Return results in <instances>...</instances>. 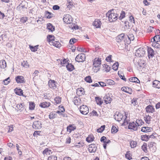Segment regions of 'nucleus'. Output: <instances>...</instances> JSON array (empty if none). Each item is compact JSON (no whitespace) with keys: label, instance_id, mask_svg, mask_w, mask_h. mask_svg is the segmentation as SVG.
Returning <instances> with one entry per match:
<instances>
[{"label":"nucleus","instance_id":"nucleus-59","mask_svg":"<svg viewBox=\"0 0 160 160\" xmlns=\"http://www.w3.org/2000/svg\"><path fill=\"white\" fill-rule=\"evenodd\" d=\"M128 37L130 41H133L134 39V35L132 34H129Z\"/></svg>","mask_w":160,"mask_h":160},{"label":"nucleus","instance_id":"nucleus-51","mask_svg":"<svg viewBox=\"0 0 160 160\" xmlns=\"http://www.w3.org/2000/svg\"><path fill=\"white\" fill-rule=\"evenodd\" d=\"M105 125L101 126L100 128L97 129V132H102L105 129Z\"/></svg>","mask_w":160,"mask_h":160},{"label":"nucleus","instance_id":"nucleus-48","mask_svg":"<svg viewBox=\"0 0 160 160\" xmlns=\"http://www.w3.org/2000/svg\"><path fill=\"white\" fill-rule=\"evenodd\" d=\"M132 155L130 154V152H127V153L125 154V157L128 160H131L132 159L131 157Z\"/></svg>","mask_w":160,"mask_h":160},{"label":"nucleus","instance_id":"nucleus-38","mask_svg":"<svg viewBox=\"0 0 160 160\" xmlns=\"http://www.w3.org/2000/svg\"><path fill=\"white\" fill-rule=\"evenodd\" d=\"M95 99L96 103L98 105H100L102 104L103 102V101H102V100L101 98H100L99 97H96Z\"/></svg>","mask_w":160,"mask_h":160},{"label":"nucleus","instance_id":"nucleus-40","mask_svg":"<svg viewBox=\"0 0 160 160\" xmlns=\"http://www.w3.org/2000/svg\"><path fill=\"white\" fill-rule=\"evenodd\" d=\"M119 64L118 62H116L113 64L112 67V69L115 71H116L118 68Z\"/></svg>","mask_w":160,"mask_h":160},{"label":"nucleus","instance_id":"nucleus-64","mask_svg":"<svg viewBox=\"0 0 160 160\" xmlns=\"http://www.w3.org/2000/svg\"><path fill=\"white\" fill-rule=\"evenodd\" d=\"M156 143L154 142H150L148 144V146L149 148H152L153 147H155L156 146Z\"/></svg>","mask_w":160,"mask_h":160},{"label":"nucleus","instance_id":"nucleus-27","mask_svg":"<svg viewBox=\"0 0 160 160\" xmlns=\"http://www.w3.org/2000/svg\"><path fill=\"white\" fill-rule=\"evenodd\" d=\"M50 105V104L49 102H44L41 103L39 105V106L42 108H45L49 107Z\"/></svg>","mask_w":160,"mask_h":160},{"label":"nucleus","instance_id":"nucleus-47","mask_svg":"<svg viewBox=\"0 0 160 160\" xmlns=\"http://www.w3.org/2000/svg\"><path fill=\"white\" fill-rule=\"evenodd\" d=\"M22 65L25 68H28L29 67V65L28 64L27 61H23L21 63Z\"/></svg>","mask_w":160,"mask_h":160},{"label":"nucleus","instance_id":"nucleus-53","mask_svg":"<svg viewBox=\"0 0 160 160\" xmlns=\"http://www.w3.org/2000/svg\"><path fill=\"white\" fill-rule=\"evenodd\" d=\"M35 107V104L33 102H30L29 103V109L30 110H33Z\"/></svg>","mask_w":160,"mask_h":160},{"label":"nucleus","instance_id":"nucleus-24","mask_svg":"<svg viewBox=\"0 0 160 160\" xmlns=\"http://www.w3.org/2000/svg\"><path fill=\"white\" fill-rule=\"evenodd\" d=\"M47 28L52 32L55 30L54 27L50 23L47 24Z\"/></svg>","mask_w":160,"mask_h":160},{"label":"nucleus","instance_id":"nucleus-42","mask_svg":"<svg viewBox=\"0 0 160 160\" xmlns=\"http://www.w3.org/2000/svg\"><path fill=\"white\" fill-rule=\"evenodd\" d=\"M106 82L107 84L109 85H114L115 84V82L113 80L111 79H108L106 80Z\"/></svg>","mask_w":160,"mask_h":160},{"label":"nucleus","instance_id":"nucleus-22","mask_svg":"<svg viewBox=\"0 0 160 160\" xmlns=\"http://www.w3.org/2000/svg\"><path fill=\"white\" fill-rule=\"evenodd\" d=\"M153 86L158 88H160V82L158 80H155L152 83Z\"/></svg>","mask_w":160,"mask_h":160},{"label":"nucleus","instance_id":"nucleus-58","mask_svg":"<svg viewBox=\"0 0 160 160\" xmlns=\"http://www.w3.org/2000/svg\"><path fill=\"white\" fill-rule=\"evenodd\" d=\"M10 79L9 77H8L7 78L3 81L4 84L6 85L8 84L10 82Z\"/></svg>","mask_w":160,"mask_h":160},{"label":"nucleus","instance_id":"nucleus-60","mask_svg":"<svg viewBox=\"0 0 160 160\" xmlns=\"http://www.w3.org/2000/svg\"><path fill=\"white\" fill-rule=\"evenodd\" d=\"M77 41V40L75 38L71 39L69 41V43L70 44H73Z\"/></svg>","mask_w":160,"mask_h":160},{"label":"nucleus","instance_id":"nucleus-5","mask_svg":"<svg viewBox=\"0 0 160 160\" xmlns=\"http://www.w3.org/2000/svg\"><path fill=\"white\" fill-rule=\"evenodd\" d=\"M33 128L35 129H40L42 128L41 122L39 121H36L33 122L32 125Z\"/></svg>","mask_w":160,"mask_h":160},{"label":"nucleus","instance_id":"nucleus-41","mask_svg":"<svg viewBox=\"0 0 160 160\" xmlns=\"http://www.w3.org/2000/svg\"><path fill=\"white\" fill-rule=\"evenodd\" d=\"M67 131L69 132H71L72 131L76 129V128L72 126V125H69L67 128Z\"/></svg>","mask_w":160,"mask_h":160},{"label":"nucleus","instance_id":"nucleus-13","mask_svg":"<svg viewBox=\"0 0 160 160\" xmlns=\"http://www.w3.org/2000/svg\"><path fill=\"white\" fill-rule=\"evenodd\" d=\"M103 99L104 102L107 104L111 103L112 100V99L108 95H105L103 98Z\"/></svg>","mask_w":160,"mask_h":160},{"label":"nucleus","instance_id":"nucleus-14","mask_svg":"<svg viewBox=\"0 0 160 160\" xmlns=\"http://www.w3.org/2000/svg\"><path fill=\"white\" fill-rule=\"evenodd\" d=\"M114 119L117 121L120 122L123 118V115L120 113H118L117 114H115L114 116Z\"/></svg>","mask_w":160,"mask_h":160},{"label":"nucleus","instance_id":"nucleus-9","mask_svg":"<svg viewBox=\"0 0 160 160\" xmlns=\"http://www.w3.org/2000/svg\"><path fill=\"white\" fill-rule=\"evenodd\" d=\"M125 35L124 33H121L118 35L116 38V40L118 42H120L125 41Z\"/></svg>","mask_w":160,"mask_h":160},{"label":"nucleus","instance_id":"nucleus-45","mask_svg":"<svg viewBox=\"0 0 160 160\" xmlns=\"http://www.w3.org/2000/svg\"><path fill=\"white\" fill-rule=\"evenodd\" d=\"M85 80L86 82L89 83H91L92 82V80L91 79V77L89 76L86 77L85 78Z\"/></svg>","mask_w":160,"mask_h":160},{"label":"nucleus","instance_id":"nucleus-6","mask_svg":"<svg viewBox=\"0 0 160 160\" xmlns=\"http://www.w3.org/2000/svg\"><path fill=\"white\" fill-rule=\"evenodd\" d=\"M146 53L144 49L142 48H139L137 51L136 55L139 57H142Z\"/></svg>","mask_w":160,"mask_h":160},{"label":"nucleus","instance_id":"nucleus-12","mask_svg":"<svg viewBox=\"0 0 160 160\" xmlns=\"http://www.w3.org/2000/svg\"><path fill=\"white\" fill-rule=\"evenodd\" d=\"M15 80L18 83H23L24 82V78L22 76H18L15 78Z\"/></svg>","mask_w":160,"mask_h":160},{"label":"nucleus","instance_id":"nucleus-43","mask_svg":"<svg viewBox=\"0 0 160 160\" xmlns=\"http://www.w3.org/2000/svg\"><path fill=\"white\" fill-rule=\"evenodd\" d=\"M68 5H67V7L68 8H70L72 7L73 4L72 3V0H67Z\"/></svg>","mask_w":160,"mask_h":160},{"label":"nucleus","instance_id":"nucleus-37","mask_svg":"<svg viewBox=\"0 0 160 160\" xmlns=\"http://www.w3.org/2000/svg\"><path fill=\"white\" fill-rule=\"evenodd\" d=\"M77 93L79 95L83 94L84 93V89L83 88H78L77 89Z\"/></svg>","mask_w":160,"mask_h":160},{"label":"nucleus","instance_id":"nucleus-52","mask_svg":"<svg viewBox=\"0 0 160 160\" xmlns=\"http://www.w3.org/2000/svg\"><path fill=\"white\" fill-rule=\"evenodd\" d=\"M55 102L57 104H59L61 103V99L60 97H56L54 99Z\"/></svg>","mask_w":160,"mask_h":160},{"label":"nucleus","instance_id":"nucleus-46","mask_svg":"<svg viewBox=\"0 0 160 160\" xmlns=\"http://www.w3.org/2000/svg\"><path fill=\"white\" fill-rule=\"evenodd\" d=\"M142 148L143 151L145 152H147V144L145 143H144L143 145L142 146Z\"/></svg>","mask_w":160,"mask_h":160},{"label":"nucleus","instance_id":"nucleus-30","mask_svg":"<svg viewBox=\"0 0 160 160\" xmlns=\"http://www.w3.org/2000/svg\"><path fill=\"white\" fill-rule=\"evenodd\" d=\"M118 74L122 79L125 81H126V79L125 78L123 73H122L121 71H119L118 72Z\"/></svg>","mask_w":160,"mask_h":160},{"label":"nucleus","instance_id":"nucleus-15","mask_svg":"<svg viewBox=\"0 0 160 160\" xmlns=\"http://www.w3.org/2000/svg\"><path fill=\"white\" fill-rule=\"evenodd\" d=\"M49 87L51 88L55 89L56 88L55 81L54 80H50L48 82Z\"/></svg>","mask_w":160,"mask_h":160},{"label":"nucleus","instance_id":"nucleus-20","mask_svg":"<svg viewBox=\"0 0 160 160\" xmlns=\"http://www.w3.org/2000/svg\"><path fill=\"white\" fill-rule=\"evenodd\" d=\"M146 112H152L154 111V108L152 106L149 105L146 108Z\"/></svg>","mask_w":160,"mask_h":160},{"label":"nucleus","instance_id":"nucleus-56","mask_svg":"<svg viewBox=\"0 0 160 160\" xmlns=\"http://www.w3.org/2000/svg\"><path fill=\"white\" fill-rule=\"evenodd\" d=\"M125 12L123 11H122L121 14L120 16L119 17V19L120 20H121L123 18H124L125 17Z\"/></svg>","mask_w":160,"mask_h":160},{"label":"nucleus","instance_id":"nucleus-26","mask_svg":"<svg viewBox=\"0 0 160 160\" xmlns=\"http://www.w3.org/2000/svg\"><path fill=\"white\" fill-rule=\"evenodd\" d=\"M129 81L130 82H137V83H140V81L139 79L136 77H133L130 78L129 79Z\"/></svg>","mask_w":160,"mask_h":160},{"label":"nucleus","instance_id":"nucleus-63","mask_svg":"<svg viewBox=\"0 0 160 160\" xmlns=\"http://www.w3.org/2000/svg\"><path fill=\"white\" fill-rule=\"evenodd\" d=\"M154 39H156V42L160 41V37L159 35H156L154 37Z\"/></svg>","mask_w":160,"mask_h":160},{"label":"nucleus","instance_id":"nucleus-34","mask_svg":"<svg viewBox=\"0 0 160 160\" xmlns=\"http://www.w3.org/2000/svg\"><path fill=\"white\" fill-rule=\"evenodd\" d=\"M136 122L137 124L136 125L138 126V128L139 126H141L144 123V122L141 119L137 120Z\"/></svg>","mask_w":160,"mask_h":160},{"label":"nucleus","instance_id":"nucleus-36","mask_svg":"<svg viewBox=\"0 0 160 160\" xmlns=\"http://www.w3.org/2000/svg\"><path fill=\"white\" fill-rule=\"evenodd\" d=\"M149 139V135H143L141 136V139L142 141H147Z\"/></svg>","mask_w":160,"mask_h":160},{"label":"nucleus","instance_id":"nucleus-35","mask_svg":"<svg viewBox=\"0 0 160 160\" xmlns=\"http://www.w3.org/2000/svg\"><path fill=\"white\" fill-rule=\"evenodd\" d=\"M38 45H36L34 47L30 45L29 47L32 51L35 52L37 51L38 48Z\"/></svg>","mask_w":160,"mask_h":160},{"label":"nucleus","instance_id":"nucleus-44","mask_svg":"<svg viewBox=\"0 0 160 160\" xmlns=\"http://www.w3.org/2000/svg\"><path fill=\"white\" fill-rule=\"evenodd\" d=\"M121 90L123 91H124L125 92H126L127 93H128L130 94H131L132 93V92H129L128 91V90H129V88L128 87H123L122 88Z\"/></svg>","mask_w":160,"mask_h":160},{"label":"nucleus","instance_id":"nucleus-29","mask_svg":"<svg viewBox=\"0 0 160 160\" xmlns=\"http://www.w3.org/2000/svg\"><path fill=\"white\" fill-rule=\"evenodd\" d=\"M152 118L150 116L146 115V117H144V120L147 123L149 124L150 123V121Z\"/></svg>","mask_w":160,"mask_h":160},{"label":"nucleus","instance_id":"nucleus-57","mask_svg":"<svg viewBox=\"0 0 160 160\" xmlns=\"http://www.w3.org/2000/svg\"><path fill=\"white\" fill-rule=\"evenodd\" d=\"M7 129H8V132H11L13 130V126L12 125L8 126L7 127Z\"/></svg>","mask_w":160,"mask_h":160},{"label":"nucleus","instance_id":"nucleus-11","mask_svg":"<svg viewBox=\"0 0 160 160\" xmlns=\"http://www.w3.org/2000/svg\"><path fill=\"white\" fill-rule=\"evenodd\" d=\"M93 25L96 27V28H98L100 27L101 25V22L100 20L96 19L93 22Z\"/></svg>","mask_w":160,"mask_h":160},{"label":"nucleus","instance_id":"nucleus-54","mask_svg":"<svg viewBox=\"0 0 160 160\" xmlns=\"http://www.w3.org/2000/svg\"><path fill=\"white\" fill-rule=\"evenodd\" d=\"M46 16L48 18H50L52 17V14L48 11H46L45 12Z\"/></svg>","mask_w":160,"mask_h":160},{"label":"nucleus","instance_id":"nucleus-8","mask_svg":"<svg viewBox=\"0 0 160 160\" xmlns=\"http://www.w3.org/2000/svg\"><path fill=\"white\" fill-rule=\"evenodd\" d=\"M128 129L136 131L138 129V126L136 124L133 122L129 123L128 126Z\"/></svg>","mask_w":160,"mask_h":160},{"label":"nucleus","instance_id":"nucleus-28","mask_svg":"<svg viewBox=\"0 0 160 160\" xmlns=\"http://www.w3.org/2000/svg\"><path fill=\"white\" fill-rule=\"evenodd\" d=\"M15 91L16 93L19 96H23V91L21 89H15Z\"/></svg>","mask_w":160,"mask_h":160},{"label":"nucleus","instance_id":"nucleus-33","mask_svg":"<svg viewBox=\"0 0 160 160\" xmlns=\"http://www.w3.org/2000/svg\"><path fill=\"white\" fill-rule=\"evenodd\" d=\"M52 45L56 47H60L61 44L58 41H55V40H54V41H52L51 42V45Z\"/></svg>","mask_w":160,"mask_h":160},{"label":"nucleus","instance_id":"nucleus-25","mask_svg":"<svg viewBox=\"0 0 160 160\" xmlns=\"http://www.w3.org/2000/svg\"><path fill=\"white\" fill-rule=\"evenodd\" d=\"M7 66L6 62L5 60H2L0 62V67L2 68H5Z\"/></svg>","mask_w":160,"mask_h":160},{"label":"nucleus","instance_id":"nucleus-21","mask_svg":"<svg viewBox=\"0 0 160 160\" xmlns=\"http://www.w3.org/2000/svg\"><path fill=\"white\" fill-rule=\"evenodd\" d=\"M81 100L80 99L77 97H74L73 99V102L74 104L76 105H78L80 104Z\"/></svg>","mask_w":160,"mask_h":160},{"label":"nucleus","instance_id":"nucleus-1","mask_svg":"<svg viewBox=\"0 0 160 160\" xmlns=\"http://www.w3.org/2000/svg\"><path fill=\"white\" fill-rule=\"evenodd\" d=\"M113 11L109 10L106 14V17L108 18V21L110 22H114L118 19V15L116 13L112 12Z\"/></svg>","mask_w":160,"mask_h":160},{"label":"nucleus","instance_id":"nucleus-19","mask_svg":"<svg viewBox=\"0 0 160 160\" xmlns=\"http://www.w3.org/2000/svg\"><path fill=\"white\" fill-rule=\"evenodd\" d=\"M152 129L151 128L146 127H142V128L141 131L143 132H149L151 131Z\"/></svg>","mask_w":160,"mask_h":160},{"label":"nucleus","instance_id":"nucleus-62","mask_svg":"<svg viewBox=\"0 0 160 160\" xmlns=\"http://www.w3.org/2000/svg\"><path fill=\"white\" fill-rule=\"evenodd\" d=\"M48 160H57V157L55 156H51L48 157Z\"/></svg>","mask_w":160,"mask_h":160},{"label":"nucleus","instance_id":"nucleus-31","mask_svg":"<svg viewBox=\"0 0 160 160\" xmlns=\"http://www.w3.org/2000/svg\"><path fill=\"white\" fill-rule=\"evenodd\" d=\"M19 6L22 8L26 9L28 7V3L25 1H22Z\"/></svg>","mask_w":160,"mask_h":160},{"label":"nucleus","instance_id":"nucleus-4","mask_svg":"<svg viewBox=\"0 0 160 160\" xmlns=\"http://www.w3.org/2000/svg\"><path fill=\"white\" fill-rule=\"evenodd\" d=\"M80 111L82 114L86 115L89 112V109L87 106L83 105L80 106Z\"/></svg>","mask_w":160,"mask_h":160},{"label":"nucleus","instance_id":"nucleus-50","mask_svg":"<svg viewBox=\"0 0 160 160\" xmlns=\"http://www.w3.org/2000/svg\"><path fill=\"white\" fill-rule=\"evenodd\" d=\"M111 131L112 133H115L118 131V129L116 127L113 125L112 127Z\"/></svg>","mask_w":160,"mask_h":160},{"label":"nucleus","instance_id":"nucleus-23","mask_svg":"<svg viewBox=\"0 0 160 160\" xmlns=\"http://www.w3.org/2000/svg\"><path fill=\"white\" fill-rule=\"evenodd\" d=\"M47 38L48 42L51 45V42L52 41H54L55 40L54 36L52 35H48Z\"/></svg>","mask_w":160,"mask_h":160},{"label":"nucleus","instance_id":"nucleus-49","mask_svg":"<svg viewBox=\"0 0 160 160\" xmlns=\"http://www.w3.org/2000/svg\"><path fill=\"white\" fill-rule=\"evenodd\" d=\"M84 143L82 142H79L78 143H76L74 145V146L75 147H77L78 148H79L81 147H82L83 146Z\"/></svg>","mask_w":160,"mask_h":160},{"label":"nucleus","instance_id":"nucleus-39","mask_svg":"<svg viewBox=\"0 0 160 160\" xmlns=\"http://www.w3.org/2000/svg\"><path fill=\"white\" fill-rule=\"evenodd\" d=\"M103 67L104 68V69L107 72H109L111 69L110 67L106 64H104L103 65Z\"/></svg>","mask_w":160,"mask_h":160},{"label":"nucleus","instance_id":"nucleus-10","mask_svg":"<svg viewBox=\"0 0 160 160\" xmlns=\"http://www.w3.org/2000/svg\"><path fill=\"white\" fill-rule=\"evenodd\" d=\"M97 150V148L95 144H92L89 146L88 150L90 152H95Z\"/></svg>","mask_w":160,"mask_h":160},{"label":"nucleus","instance_id":"nucleus-7","mask_svg":"<svg viewBox=\"0 0 160 160\" xmlns=\"http://www.w3.org/2000/svg\"><path fill=\"white\" fill-rule=\"evenodd\" d=\"M101 61L99 58H96L93 62L94 67H100Z\"/></svg>","mask_w":160,"mask_h":160},{"label":"nucleus","instance_id":"nucleus-17","mask_svg":"<svg viewBox=\"0 0 160 160\" xmlns=\"http://www.w3.org/2000/svg\"><path fill=\"white\" fill-rule=\"evenodd\" d=\"M148 55L149 58L152 57L154 56V52L151 48H148Z\"/></svg>","mask_w":160,"mask_h":160},{"label":"nucleus","instance_id":"nucleus-3","mask_svg":"<svg viewBox=\"0 0 160 160\" xmlns=\"http://www.w3.org/2000/svg\"><path fill=\"white\" fill-rule=\"evenodd\" d=\"M63 20L64 22L67 24H71L72 22V18L69 14L64 15Z\"/></svg>","mask_w":160,"mask_h":160},{"label":"nucleus","instance_id":"nucleus-61","mask_svg":"<svg viewBox=\"0 0 160 160\" xmlns=\"http://www.w3.org/2000/svg\"><path fill=\"white\" fill-rule=\"evenodd\" d=\"M94 137H88L86 139V140L87 142H90L93 141Z\"/></svg>","mask_w":160,"mask_h":160},{"label":"nucleus","instance_id":"nucleus-2","mask_svg":"<svg viewBox=\"0 0 160 160\" xmlns=\"http://www.w3.org/2000/svg\"><path fill=\"white\" fill-rule=\"evenodd\" d=\"M85 54L83 53L78 54L75 58V60L78 62H83L85 60Z\"/></svg>","mask_w":160,"mask_h":160},{"label":"nucleus","instance_id":"nucleus-18","mask_svg":"<svg viewBox=\"0 0 160 160\" xmlns=\"http://www.w3.org/2000/svg\"><path fill=\"white\" fill-rule=\"evenodd\" d=\"M66 67L67 70L70 72L73 71L74 69L73 65L71 63H68V64L66 65Z\"/></svg>","mask_w":160,"mask_h":160},{"label":"nucleus","instance_id":"nucleus-55","mask_svg":"<svg viewBox=\"0 0 160 160\" xmlns=\"http://www.w3.org/2000/svg\"><path fill=\"white\" fill-rule=\"evenodd\" d=\"M51 152V150H49L48 148L45 149L43 152V154L44 155H48L49 154L50 152Z\"/></svg>","mask_w":160,"mask_h":160},{"label":"nucleus","instance_id":"nucleus-16","mask_svg":"<svg viewBox=\"0 0 160 160\" xmlns=\"http://www.w3.org/2000/svg\"><path fill=\"white\" fill-rule=\"evenodd\" d=\"M24 105V104L21 103L18 104L16 106V110H17V111L21 112L23 109Z\"/></svg>","mask_w":160,"mask_h":160},{"label":"nucleus","instance_id":"nucleus-32","mask_svg":"<svg viewBox=\"0 0 160 160\" xmlns=\"http://www.w3.org/2000/svg\"><path fill=\"white\" fill-rule=\"evenodd\" d=\"M130 144L132 148H135L137 145V143L136 142L133 141H131L130 142Z\"/></svg>","mask_w":160,"mask_h":160}]
</instances>
